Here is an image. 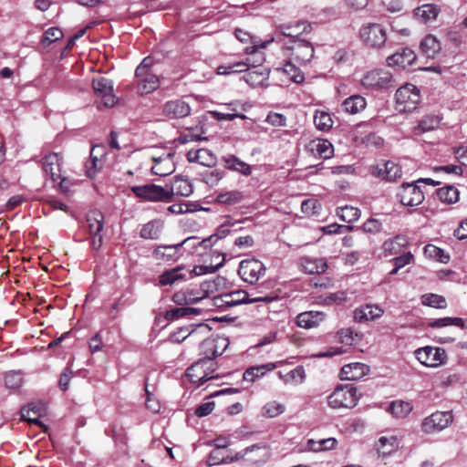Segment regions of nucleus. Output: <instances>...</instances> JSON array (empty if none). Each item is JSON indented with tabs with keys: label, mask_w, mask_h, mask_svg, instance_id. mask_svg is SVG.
<instances>
[{
	"label": "nucleus",
	"mask_w": 467,
	"mask_h": 467,
	"mask_svg": "<svg viewBox=\"0 0 467 467\" xmlns=\"http://www.w3.org/2000/svg\"><path fill=\"white\" fill-rule=\"evenodd\" d=\"M244 52L247 55L252 56L248 57L245 61H239L234 63H227L224 65H221L217 67V74L219 75H229L233 73H241L244 71H248L252 68H259L263 67L262 64L265 61V55L263 52L258 51L257 45H253L252 47H248L244 49Z\"/></svg>",
	"instance_id": "f257e3e1"
},
{
	"label": "nucleus",
	"mask_w": 467,
	"mask_h": 467,
	"mask_svg": "<svg viewBox=\"0 0 467 467\" xmlns=\"http://www.w3.org/2000/svg\"><path fill=\"white\" fill-rule=\"evenodd\" d=\"M360 397L361 394L354 385H339L328 396V404L331 409H353Z\"/></svg>",
	"instance_id": "f03ea898"
},
{
	"label": "nucleus",
	"mask_w": 467,
	"mask_h": 467,
	"mask_svg": "<svg viewBox=\"0 0 467 467\" xmlns=\"http://www.w3.org/2000/svg\"><path fill=\"white\" fill-rule=\"evenodd\" d=\"M216 369L217 362L214 358H203L187 368L186 377L191 382L201 386L210 379L218 378V375L215 374Z\"/></svg>",
	"instance_id": "7ed1b4c3"
},
{
	"label": "nucleus",
	"mask_w": 467,
	"mask_h": 467,
	"mask_svg": "<svg viewBox=\"0 0 467 467\" xmlns=\"http://www.w3.org/2000/svg\"><path fill=\"white\" fill-rule=\"evenodd\" d=\"M277 296H257L249 298L247 292L244 290H235L229 293H224L220 296H214V305L219 307H232L244 303H256V302H265L269 303L274 300H276Z\"/></svg>",
	"instance_id": "20e7f679"
},
{
	"label": "nucleus",
	"mask_w": 467,
	"mask_h": 467,
	"mask_svg": "<svg viewBox=\"0 0 467 467\" xmlns=\"http://www.w3.org/2000/svg\"><path fill=\"white\" fill-rule=\"evenodd\" d=\"M392 74L383 68L373 69L366 72L361 80V86L368 90H386L394 86Z\"/></svg>",
	"instance_id": "39448f33"
},
{
	"label": "nucleus",
	"mask_w": 467,
	"mask_h": 467,
	"mask_svg": "<svg viewBox=\"0 0 467 467\" xmlns=\"http://www.w3.org/2000/svg\"><path fill=\"white\" fill-rule=\"evenodd\" d=\"M220 282V278L214 280H206L201 284L200 291L191 290L188 292H178L173 295L172 300L177 305L195 304L208 296L210 293H213Z\"/></svg>",
	"instance_id": "423d86ee"
},
{
	"label": "nucleus",
	"mask_w": 467,
	"mask_h": 467,
	"mask_svg": "<svg viewBox=\"0 0 467 467\" xmlns=\"http://www.w3.org/2000/svg\"><path fill=\"white\" fill-rule=\"evenodd\" d=\"M397 109L400 112L415 110L420 101L419 88L412 84L400 87L395 94Z\"/></svg>",
	"instance_id": "0eeeda50"
},
{
	"label": "nucleus",
	"mask_w": 467,
	"mask_h": 467,
	"mask_svg": "<svg viewBox=\"0 0 467 467\" xmlns=\"http://www.w3.org/2000/svg\"><path fill=\"white\" fill-rule=\"evenodd\" d=\"M362 43L368 48H380L387 40V33L382 25L368 23L359 30Z\"/></svg>",
	"instance_id": "6e6552de"
},
{
	"label": "nucleus",
	"mask_w": 467,
	"mask_h": 467,
	"mask_svg": "<svg viewBox=\"0 0 467 467\" xmlns=\"http://www.w3.org/2000/svg\"><path fill=\"white\" fill-rule=\"evenodd\" d=\"M130 191L137 198L145 202H171V193L168 189L156 184L131 186Z\"/></svg>",
	"instance_id": "1a4fd4ad"
},
{
	"label": "nucleus",
	"mask_w": 467,
	"mask_h": 467,
	"mask_svg": "<svg viewBox=\"0 0 467 467\" xmlns=\"http://www.w3.org/2000/svg\"><path fill=\"white\" fill-rule=\"evenodd\" d=\"M211 266H194L192 270L182 273L185 269L183 266H178L165 271L159 276V284L161 285H171L176 282L185 280L192 277V275H201L207 273V269H212Z\"/></svg>",
	"instance_id": "9d476101"
},
{
	"label": "nucleus",
	"mask_w": 467,
	"mask_h": 467,
	"mask_svg": "<svg viewBox=\"0 0 467 467\" xmlns=\"http://www.w3.org/2000/svg\"><path fill=\"white\" fill-rule=\"evenodd\" d=\"M63 157L61 154L52 152L42 159V169L47 176H49L54 182H58L60 188L66 191L64 186L66 178L62 176Z\"/></svg>",
	"instance_id": "9b49d317"
},
{
	"label": "nucleus",
	"mask_w": 467,
	"mask_h": 467,
	"mask_svg": "<svg viewBox=\"0 0 467 467\" xmlns=\"http://www.w3.org/2000/svg\"><path fill=\"white\" fill-rule=\"evenodd\" d=\"M414 354L420 364L429 368H438L447 360V353L441 348L426 346L416 349Z\"/></svg>",
	"instance_id": "f8f14e48"
},
{
	"label": "nucleus",
	"mask_w": 467,
	"mask_h": 467,
	"mask_svg": "<svg viewBox=\"0 0 467 467\" xmlns=\"http://www.w3.org/2000/svg\"><path fill=\"white\" fill-rule=\"evenodd\" d=\"M265 273V265L254 258L241 261L238 275L246 283H256Z\"/></svg>",
	"instance_id": "ddd939ff"
},
{
	"label": "nucleus",
	"mask_w": 467,
	"mask_h": 467,
	"mask_svg": "<svg viewBox=\"0 0 467 467\" xmlns=\"http://www.w3.org/2000/svg\"><path fill=\"white\" fill-rule=\"evenodd\" d=\"M87 228L91 235L90 245L98 250L102 245V235L100 232L104 226V216L99 211H91L87 214Z\"/></svg>",
	"instance_id": "4468645a"
},
{
	"label": "nucleus",
	"mask_w": 467,
	"mask_h": 467,
	"mask_svg": "<svg viewBox=\"0 0 467 467\" xmlns=\"http://www.w3.org/2000/svg\"><path fill=\"white\" fill-rule=\"evenodd\" d=\"M398 198L404 206H418L424 201V194L418 183H403L398 192Z\"/></svg>",
	"instance_id": "2eb2a0df"
},
{
	"label": "nucleus",
	"mask_w": 467,
	"mask_h": 467,
	"mask_svg": "<svg viewBox=\"0 0 467 467\" xmlns=\"http://www.w3.org/2000/svg\"><path fill=\"white\" fill-rule=\"evenodd\" d=\"M451 421V410H436L424 419L422 429L427 433L436 432L446 428Z\"/></svg>",
	"instance_id": "dca6fc26"
},
{
	"label": "nucleus",
	"mask_w": 467,
	"mask_h": 467,
	"mask_svg": "<svg viewBox=\"0 0 467 467\" xmlns=\"http://www.w3.org/2000/svg\"><path fill=\"white\" fill-rule=\"evenodd\" d=\"M290 60L300 66L309 63L314 57V47L308 41L296 39L290 47Z\"/></svg>",
	"instance_id": "f3484780"
},
{
	"label": "nucleus",
	"mask_w": 467,
	"mask_h": 467,
	"mask_svg": "<svg viewBox=\"0 0 467 467\" xmlns=\"http://www.w3.org/2000/svg\"><path fill=\"white\" fill-rule=\"evenodd\" d=\"M371 174L388 182H395L401 178V167L392 161H381L375 166H372Z\"/></svg>",
	"instance_id": "a211bd4d"
},
{
	"label": "nucleus",
	"mask_w": 467,
	"mask_h": 467,
	"mask_svg": "<svg viewBox=\"0 0 467 467\" xmlns=\"http://www.w3.org/2000/svg\"><path fill=\"white\" fill-rule=\"evenodd\" d=\"M229 346V340L223 336H212L204 339L201 344V351L204 358H212L222 355Z\"/></svg>",
	"instance_id": "6ab92c4d"
},
{
	"label": "nucleus",
	"mask_w": 467,
	"mask_h": 467,
	"mask_svg": "<svg viewBox=\"0 0 467 467\" xmlns=\"http://www.w3.org/2000/svg\"><path fill=\"white\" fill-rule=\"evenodd\" d=\"M175 153L171 151H164L160 155L153 154L151 160L153 165L151 171L155 175L167 176L175 171L174 162Z\"/></svg>",
	"instance_id": "aec40b11"
},
{
	"label": "nucleus",
	"mask_w": 467,
	"mask_h": 467,
	"mask_svg": "<svg viewBox=\"0 0 467 467\" xmlns=\"http://www.w3.org/2000/svg\"><path fill=\"white\" fill-rule=\"evenodd\" d=\"M95 94L102 99L105 107H112L116 103V98L113 95L112 81L105 77H99L92 82Z\"/></svg>",
	"instance_id": "412c9836"
},
{
	"label": "nucleus",
	"mask_w": 467,
	"mask_h": 467,
	"mask_svg": "<svg viewBox=\"0 0 467 467\" xmlns=\"http://www.w3.org/2000/svg\"><path fill=\"white\" fill-rule=\"evenodd\" d=\"M229 231L224 228H221L218 230V233L215 234H212L207 238L200 240L196 236H190L184 239L182 242L179 243L181 247L183 245L190 246L192 248H196L197 246H202L204 249L212 247L219 239L224 237Z\"/></svg>",
	"instance_id": "4be33fe9"
},
{
	"label": "nucleus",
	"mask_w": 467,
	"mask_h": 467,
	"mask_svg": "<svg viewBox=\"0 0 467 467\" xmlns=\"http://www.w3.org/2000/svg\"><path fill=\"white\" fill-rule=\"evenodd\" d=\"M105 149L103 145H96L91 149L90 161L86 164V172L89 178L96 176L104 165Z\"/></svg>",
	"instance_id": "5701e85b"
},
{
	"label": "nucleus",
	"mask_w": 467,
	"mask_h": 467,
	"mask_svg": "<svg viewBox=\"0 0 467 467\" xmlns=\"http://www.w3.org/2000/svg\"><path fill=\"white\" fill-rule=\"evenodd\" d=\"M182 256L180 244L171 245H160L153 251V257L166 263L175 262Z\"/></svg>",
	"instance_id": "b1692460"
},
{
	"label": "nucleus",
	"mask_w": 467,
	"mask_h": 467,
	"mask_svg": "<svg viewBox=\"0 0 467 467\" xmlns=\"http://www.w3.org/2000/svg\"><path fill=\"white\" fill-rule=\"evenodd\" d=\"M416 59V55L410 48L404 47L399 49L393 55L387 57V64L389 67H399L405 68L410 66Z\"/></svg>",
	"instance_id": "393cba45"
},
{
	"label": "nucleus",
	"mask_w": 467,
	"mask_h": 467,
	"mask_svg": "<svg viewBox=\"0 0 467 467\" xmlns=\"http://www.w3.org/2000/svg\"><path fill=\"white\" fill-rule=\"evenodd\" d=\"M384 314V310L379 305H366L358 307L354 311V319L357 322H368L379 318Z\"/></svg>",
	"instance_id": "a878e982"
},
{
	"label": "nucleus",
	"mask_w": 467,
	"mask_h": 467,
	"mask_svg": "<svg viewBox=\"0 0 467 467\" xmlns=\"http://www.w3.org/2000/svg\"><path fill=\"white\" fill-rule=\"evenodd\" d=\"M190 113V106L181 99L168 101L163 106V114L171 119L184 118Z\"/></svg>",
	"instance_id": "bb28decb"
},
{
	"label": "nucleus",
	"mask_w": 467,
	"mask_h": 467,
	"mask_svg": "<svg viewBox=\"0 0 467 467\" xmlns=\"http://www.w3.org/2000/svg\"><path fill=\"white\" fill-rule=\"evenodd\" d=\"M369 372V367L364 363L355 362L345 365L341 368V379L345 380H358Z\"/></svg>",
	"instance_id": "cd10ccee"
},
{
	"label": "nucleus",
	"mask_w": 467,
	"mask_h": 467,
	"mask_svg": "<svg viewBox=\"0 0 467 467\" xmlns=\"http://www.w3.org/2000/svg\"><path fill=\"white\" fill-rule=\"evenodd\" d=\"M325 319V314L319 311H306L296 317L298 327L306 329L317 327Z\"/></svg>",
	"instance_id": "c85d7f7f"
},
{
	"label": "nucleus",
	"mask_w": 467,
	"mask_h": 467,
	"mask_svg": "<svg viewBox=\"0 0 467 467\" xmlns=\"http://www.w3.org/2000/svg\"><path fill=\"white\" fill-rule=\"evenodd\" d=\"M379 456L386 458L395 452L399 448V441L397 437L381 436L374 445Z\"/></svg>",
	"instance_id": "c756f323"
},
{
	"label": "nucleus",
	"mask_w": 467,
	"mask_h": 467,
	"mask_svg": "<svg viewBox=\"0 0 467 467\" xmlns=\"http://www.w3.org/2000/svg\"><path fill=\"white\" fill-rule=\"evenodd\" d=\"M309 150L321 159L327 160L333 156L334 148L330 141L325 139H317L310 141Z\"/></svg>",
	"instance_id": "7c9ffc66"
},
{
	"label": "nucleus",
	"mask_w": 467,
	"mask_h": 467,
	"mask_svg": "<svg viewBox=\"0 0 467 467\" xmlns=\"http://www.w3.org/2000/svg\"><path fill=\"white\" fill-rule=\"evenodd\" d=\"M300 265L306 274H321L324 273L327 265L324 258H317L311 256H304L300 259Z\"/></svg>",
	"instance_id": "2f4dec72"
},
{
	"label": "nucleus",
	"mask_w": 467,
	"mask_h": 467,
	"mask_svg": "<svg viewBox=\"0 0 467 467\" xmlns=\"http://www.w3.org/2000/svg\"><path fill=\"white\" fill-rule=\"evenodd\" d=\"M341 107L343 111L354 115L366 109L367 100L360 95H352L342 102Z\"/></svg>",
	"instance_id": "473e14b6"
},
{
	"label": "nucleus",
	"mask_w": 467,
	"mask_h": 467,
	"mask_svg": "<svg viewBox=\"0 0 467 467\" xmlns=\"http://www.w3.org/2000/svg\"><path fill=\"white\" fill-rule=\"evenodd\" d=\"M269 78V71L266 67H259L249 69V72L244 76V79L253 88H258L266 85Z\"/></svg>",
	"instance_id": "72a5a7b5"
},
{
	"label": "nucleus",
	"mask_w": 467,
	"mask_h": 467,
	"mask_svg": "<svg viewBox=\"0 0 467 467\" xmlns=\"http://www.w3.org/2000/svg\"><path fill=\"white\" fill-rule=\"evenodd\" d=\"M138 78V89L140 93H150L158 88L159 78L152 72L148 71L145 75L136 76Z\"/></svg>",
	"instance_id": "f704fd0d"
},
{
	"label": "nucleus",
	"mask_w": 467,
	"mask_h": 467,
	"mask_svg": "<svg viewBox=\"0 0 467 467\" xmlns=\"http://www.w3.org/2000/svg\"><path fill=\"white\" fill-rule=\"evenodd\" d=\"M187 159L190 162H198L203 166H212L215 163L214 155L206 149L189 150Z\"/></svg>",
	"instance_id": "c9c22d12"
},
{
	"label": "nucleus",
	"mask_w": 467,
	"mask_h": 467,
	"mask_svg": "<svg viewBox=\"0 0 467 467\" xmlns=\"http://www.w3.org/2000/svg\"><path fill=\"white\" fill-rule=\"evenodd\" d=\"M163 229V222L161 220H152L142 225L140 235L143 239H158Z\"/></svg>",
	"instance_id": "e433bc0d"
},
{
	"label": "nucleus",
	"mask_w": 467,
	"mask_h": 467,
	"mask_svg": "<svg viewBox=\"0 0 467 467\" xmlns=\"http://www.w3.org/2000/svg\"><path fill=\"white\" fill-rule=\"evenodd\" d=\"M441 48L439 40L432 35L426 36L420 43V50L428 58H434Z\"/></svg>",
	"instance_id": "4c0bfd02"
},
{
	"label": "nucleus",
	"mask_w": 467,
	"mask_h": 467,
	"mask_svg": "<svg viewBox=\"0 0 467 467\" xmlns=\"http://www.w3.org/2000/svg\"><path fill=\"white\" fill-rule=\"evenodd\" d=\"M441 9L434 4H425L414 10V15L420 18L422 22L428 23L434 21Z\"/></svg>",
	"instance_id": "58836bf2"
},
{
	"label": "nucleus",
	"mask_w": 467,
	"mask_h": 467,
	"mask_svg": "<svg viewBox=\"0 0 467 467\" xmlns=\"http://www.w3.org/2000/svg\"><path fill=\"white\" fill-rule=\"evenodd\" d=\"M441 119L437 115H427L424 116L414 127V134L420 135L422 133L431 131L439 127Z\"/></svg>",
	"instance_id": "ea45409f"
},
{
	"label": "nucleus",
	"mask_w": 467,
	"mask_h": 467,
	"mask_svg": "<svg viewBox=\"0 0 467 467\" xmlns=\"http://www.w3.org/2000/svg\"><path fill=\"white\" fill-rule=\"evenodd\" d=\"M294 63L291 60L286 62L282 68H277L276 72L295 83H301L305 79L304 74Z\"/></svg>",
	"instance_id": "a19ab883"
},
{
	"label": "nucleus",
	"mask_w": 467,
	"mask_h": 467,
	"mask_svg": "<svg viewBox=\"0 0 467 467\" xmlns=\"http://www.w3.org/2000/svg\"><path fill=\"white\" fill-rule=\"evenodd\" d=\"M244 193L238 190L223 192L217 194L215 201L217 203L224 205H234L244 200Z\"/></svg>",
	"instance_id": "79ce46f5"
},
{
	"label": "nucleus",
	"mask_w": 467,
	"mask_h": 467,
	"mask_svg": "<svg viewBox=\"0 0 467 467\" xmlns=\"http://www.w3.org/2000/svg\"><path fill=\"white\" fill-rule=\"evenodd\" d=\"M171 198L172 195L190 196L192 193V186L188 180L177 178L171 183L170 190Z\"/></svg>",
	"instance_id": "37998d69"
},
{
	"label": "nucleus",
	"mask_w": 467,
	"mask_h": 467,
	"mask_svg": "<svg viewBox=\"0 0 467 467\" xmlns=\"http://www.w3.org/2000/svg\"><path fill=\"white\" fill-rule=\"evenodd\" d=\"M275 368V366L273 363L251 367L244 372L243 379L245 381L253 382L256 379L263 377L267 371L273 370Z\"/></svg>",
	"instance_id": "c03bdc74"
},
{
	"label": "nucleus",
	"mask_w": 467,
	"mask_h": 467,
	"mask_svg": "<svg viewBox=\"0 0 467 467\" xmlns=\"http://www.w3.org/2000/svg\"><path fill=\"white\" fill-rule=\"evenodd\" d=\"M226 167L229 170L236 171L240 172L243 175H249L251 174V167L244 161H241L237 157L231 155L224 159Z\"/></svg>",
	"instance_id": "a18cd8bd"
},
{
	"label": "nucleus",
	"mask_w": 467,
	"mask_h": 467,
	"mask_svg": "<svg viewBox=\"0 0 467 467\" xmlns=\"http://www.w3.org/2000/svg\"><path fill=\"white\" fill-rule=\"evenodd\" d=\"M337 215L343 221L348 223L358 221L360 217V210L346 205L337 209Z\"/></svg>",
	"instance_id": "49530a36"
},
{
	"label": "nucleus",
	"mask_w": 467,
	"mask_h": 467,
	"mask_svg": "<svg viewBox=\"0 0 467 467\" xmlns=\"http://www.w3.org/2000/svg\"><path fill=\"white\" fill-rule=\"evenodd\" d=\"M424 254L426 257L441 262L442 264H447L450 260L449 254L433 244H427L424 247Z\"/></svg>",
	"instance_id": "de8ad7c7"
},
{
	"label": "nucleus",
	"mask_w": 467,
	"mask_h": 467,
	"mask_svg": "<svg viewBox=\"0 0 467 467\" xmlns=\"http://www.w3.org/2000/svg\"><path fill=\"white\" fill-rule=\"evenodd\" d=\"M199 313L200 310L193 307H174L172 309L167 310L165 312L164 317L168 321H173L186 316L197 315Z\"/></svg>",
	"instance_id": "09e8293b"
},
{
	"label": "nucleus",
	"mask_w": 467,
	"mask_h": 467,
	"mask_svg": "<svg viewBox=\"0 0 467 467\" xmlns=\"http://www.w3.org/2000/svg\"><path fill=\"white\" fill-rule=\"evenodd\" d=\"M439 200L445 203H455L459 199V192L453 186L441 187L437 191Z\"/></svg>",
	"instance_id": "8fccbe9b"
},
{
	"label": "nucleus",
	"mask_w": 467,
	"mask_h": 467,
	"mask_svg": "<svg viewBox=\"0 0 467 467\" xmlns=\"http://www.w3.org/2000/svg\"><path fill=\"white\" fill-rule=\"evenodd\" d=\"M448 326H455V327H459L461 328L465 327L464 321L461 317H446L434 319L429 323V327H431L432 328H440V327H448Z\"/></svg>",
	"instance_id": "3c124183"
},
{
	"label": "nucleus",
	"mask_w": 467,
	"mask_h": 467,
	"mask_svg": "<svg viewBox=\"0 0 467 467\" xmlns=\"http://www.w3.org/2000/svg\"><path fill=\"white\" fill-rule=\"evenodd\" d=\"M314 123L317 130H329L333 126V120L329 113L317 110L314 116Z\"/></svg>",
	"instance_id": "603ef678"
},
{
	"label": "nucleus",
	"mask_w": 467,
	"mask_h": 467,
	"mask_svg": "<svg viewBox=\"0 0 467 467\" xmlns=\"http://www.w3.org/2000/svg\"><path fill=\"white\" fill-rule=\"evenodd\" d=\"M407 244V240L404 236L397 235L396 237L387 240L383 244V248L385 253H388L389 254H398L401 247L405 246Z\"/></svg>",
	"instance_id": "864d4df0"
},
{
	"label": "nucleus",
	"mask_w": 467,
	"mask_h": 467,
	"mask_svg": "<svg viewBox=\"0 0 467 467\" xmlns=\"http://www.w3.org/2000/svg\"><path fill=\"white\" fill-rule=\"evenodd\" d=\"M282 378L286 384H301L306 378L305 369L302 366H298L296 368L285 374Z\"/></svg>",
	"instance_id": "5fc2aeb1"
},
{
	"label": "nucleus",
	"mask_w": 467,
	"mask_h": 467,
	"mask_svg": "<svg viewBox=\"0 0 467 467\" xmlns=\"http://www.w3.org/2000/svg\"><path fill=\"white\" fill-rule=\"evenodd\" d=\"M421 303L424 306L443 309L447 306L445 298L436 294H425L421 296Z\"/></svg>",
	"instance_id": "6e6d98bb"
},
{
	"label": "nucleus",
	"mask_w": 467,
	"mask_h": 467,
	"mask_svg": "<svg viewBox=\"0 0 467 467\" xmlns=\"http://www.w3.org/2000/svg\"><path fill=\"white\" fill-rule=\"evenodd\" d=\"M23 384V375L20 371H9L5 375V385L8 389H16Z\"/></svg>",
	"instance_id": "4d7b16f0"
},
{
	"label": "nucleus",
	"mask_w": 467,
	"mask_h": 467,
	"mask_svg": "<svg viewBox=\"0 0 467 467\" xmlns=\"http://www.w3.org/2000/svg\"><path fill=\"white\" fill-rule=\"evenodd\" d=\"M37 411L38 410H20V420L37 425L47 432V426L40 420L39 418L41 415L38 414Z\"/></svg>",
	"instance_id": "13d9d810"
},
{
	"label": "nucleus",
	"mask_w": 467,
	"mask_h": 467,
	"mask_svg": "<svg viewBox=\"0 0 467 467\" xmlns=\"http://www.w3.org/2000/svg\"><path fill=\"white\" fill-rule=\"evenodd\" d=\"M321 205L316 199H307L302 202L301 211L307 216H312L319 213Z\"/></svg>",
	"instance_id": "bf43d9fd"
},
{
	"label": "nucleus",
	"mask_w": 467,
	"mask_h": 467,
	"mask_svg": "<svg viewBox=\"0 0 467 467\" xmlns=\"http://www.w3.org/2000/svg\"><path fill=\"white\" fill-rule=\"evenodd\" d=\"M63 37V32L58 27H50L47 30L45 31L42 38L41 43L43 45H49L51 43H54Z\"/></svg>",
	"instance_id": "052dcab7"
},
{
	"label": "nucleus",
	"mask_w": 467,
	"mask_h": 467,
	"mask_svg": "<svg viewBox=\"0 0 467 467\" xmlns=\"http://www.w3.org/2000/svg\"><path fill=\"white\" fill-rule=\"evenodd\" d=\"M265 121L275 127H284L286 125V118L280 113L270 112Z\"/></svg>",
	"instance_id": "680f3d73"
},
{
	"label": "nucleus",
	"mask_w": 467,
	"mask_h": 467,
	"mask_svg": "<svg viewBox=\"0 0 467 467\" xmlns=\"http://www.w3.org/2000/svg\"><path fill=\"white\" fill-rule=\"evenodd\" d=\"M461 381V377L457 373H444L441 377L440 385L442 387H451Z\"/></svg>",
	"instance_id": "e2e57ef3"
},
{
	"label": "nucleus",
	"mask_w": 467,
	"mask_h": 467,
	"mask_svg": "<svg viewBox=\"0 0 467 467\" xmlns=\"http://www.w3.org/2000/svg\"><path fill=\"white\" fill-rule=\"evenodd\" d=\"M351 226L347 225H341L337 223H331L327 226H324L322 228V231L324 234H341L343 231H348L351 230Z\"/></svg>",
	"instance_id": "0e129e2a"
},
{
	"label": "nucleus",
	"mask_w": 467,
	"mask_h": 467,
	"mask_svg": "<svg viewBox=\"0 0 467 467\" xmlns=\"http://www.w3.org/2000/svg\"><path fill=\"white\" fill-rule=\"evenodd\" d=\"M153 65V60L151 57H145L141 63L138 66L135 71V76H142L145 75L146 72L151 71V67Z\"/></svg>",
	"instance_id": "69168bd1"
},
{
	"label": "nucleus",
	"mask_w": 467,
	"mask_h": 467,
	"mask_svg": "<svg viewBox=\"0 0 467 467\" xmlns=\"http://www.w3.org/2000/svg\"><path fill=\"white\" fill-rule=\"evenodd\" d=\"M223 177V172L220 170H213L204 175L206 183L215 185Z\"/></svg>",
	"instance_id": "338daca9"
},
{
	"label": "nucleus",
	"mask_w": 467,
	"mask_h": 467,
	"mask_svg": "<svg viewBox=\"0 0 467 467\" xmlns=\"http://www.w3.org/2000/svg\"><path fill=\"white\" fill-rule=\"evenodd\" d=\"M226 457L219 450H213L207 459L209 465H216L222 462H225Z\"/></svg>",
	"instance_id": "774afa93"
}]
</instances>
